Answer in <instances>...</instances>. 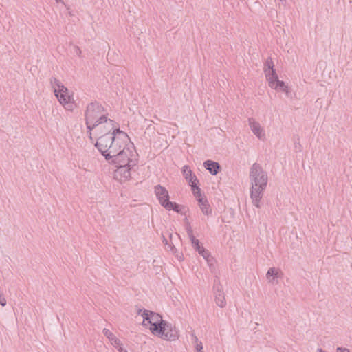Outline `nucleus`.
I'll return each instance as SVG.
<instances>
[{
  "mask_svg": "<svg viewBox=\"0 0 352 352\" xmlns=\"http://www.w3.org/2000/svg\"><path fill=\"white\" fill-rule=\"evenodd\" d=\"M250 181L251 184L250 198L256 208H260V201L265 190L268 177L262 166L254 163L250 169Z\"/></svg>",
  "mask_w": 352,
  "mask_h": 352,
  "instance_id": "f257e3e1",
  "label": "nucleus"
},
{
  "mask_svg": "<svg viewBox=\"0 0 352 352\" xmlns=\"http://www.w3.org/2000/svg\"><path fill=\"white\" fill-rule=\"evenodd\" d=\"M105 112L106 109L97 101L87 104L85 112V120L90 138H91V131L100 124L108 123L113 129L115 122L109 119Z\"/></svg>",
  "mask_w": 352,
  "mask_h": 352,
  "instance_id": "f03ea898",
  "label": "nucleus"
},
{
  "mask_svg": "<svg viewBox=\"0 0 352 352\" xmlns=\"http://www.w3.org/2000/svg\"><path fill=\"white\" fill-rule=\"evenodd\" d=\"M129 138L126 133L120 130L119 128L114 129L113 142L111 144L107 153L104 154L105 160L110 161L112 156L118 155L119 151H122L126 148L127 142Z\"/></svg>",
  "mask_w": 352,
  "mask_h": 352,
  "instance_id": "7ed1b4c3",
  "label": "nucleus"
},
{
  "mask_svg": "<svg viewBox=\"0 0 352 352\" xmlns=\"http://www.w3.org/2000/svg\"><path fill=\"white\" fill-rule=\"evenodd\" d=\"M133 155L132 150L127 147L122 151H119L118 155L112 156V158L108 162L116 164V166L129 164V166H134L136 165V160L132 159Z\"/></svg>",
  "mask_w": 352,
  "mask_h": 352,
  "instance_id": "20e7f679",
  "label": "nucleus"
},
{
  "mask_svg": "<svg viewBox=\"0 0 352 352\" xmlns=\"http://www.w3.org/2000/svg\"><path fill=\"white\" fill-rule=\"evenodd\" d=\"M113 137L114 130L112 133H107L98 139L95 146L103 156L107 153L111 144L113 142Z\"/></svg>",
  "mask_w": 352,
  "mask_h": 352,
  "instance_id": "39448f33",
  "label": "nucleus"
},
{
  "mask_svg": "<svg viewBox=\"0 0 352 352\" xmlns=\"http://www.w3.org/2000/svg\"><path fill=\"white\" fill-rule=\"evenodd\" d=\"M63 89V91H61V89H56V88H54V95L66 109L72 111L74 108V103L71 102V97L68 95V89L66 87Z\"/></svg>",
  "mask_w": 352,
  "mask_h": 352,
  "instance_id": "423d86ee",
  "label": "nucleus"
},
{
  "mask_svg": "<svg viewBox=\"0 0 352 352\" xmlns=\"http://www.w3.org/2000/svg\"><path fill=\"white\" fill-rule=\"evenodd\" d=\"M273 75L272 78L267 80L269 86L278 91L285 93L287 97H289L291 91L289 87L283 81L279 80L277 74Z\"/></svg>",
  "mask_w": 352,
  "mask_h": 352,
  "instance_id": "0eeeda50",
  "label": "nucleus"
},
{
  "mask_svg": "<svg viewBox=\"0 0 352 352\" xmlns=\"http://www.w3.org/2000/svg\"><path fill=\"white\" fill-rule=\"evenodd\" d=\"M182 173L186 181L189 182L191 186L192 192H198L199 188L198 186L199 180L195 175H192V171L188 166H184L182 168Z\"/></svg>",
  "mask_w": 352,
  "mask_h": 352,
  "instance_id": "6e6552de",
  "label": "nucleus"
},
{
  "mask_svg": "<svg viewBox=\"0 0 352 352\" xmlns=\"http://www.w3.org/2000/svg\"><path fill=\"white\" fill-rule=\"evenodd\" d=\"M214 295L215 302L217 306L223 308L226 306V300L223 293L222 285L219 281L214 280Z\"/></svg>",
  "mask_w": 352,
  "mask_h": 352,
  "instance_id": "1a4fd4ad",
  "label": "nucleus"
},
{
  "mask_svg": "<svg viewBox=\"0 0 352 352\" xmlns=\"http://www.w3.org/2000/svg\"><path fill=\"white\" fill-rule=\"evenodd\" d=\"M164 327V332L160 335L162 338L166 340H175L178 339L179 333L175 325L166 321Z\"/></svg>",
  "mask_w": 352,
  "mask_h": 352,
  "instance_id": "9d476101",
  "label": "nucleus"
},
{
  "mask_svg": "<svg viewBox=\"0 0 352 352\" xmlns=\"http://www.w3.org/2000/svg\"><path fill=\"white\" fill-rule=\"evenodd\" d=\"M141 312H142L141 315L143 318V325H146V322H147V324H152L153 322H160L162 319L160 314L151 311L139 309L138 314Z\"/></svg>",
  "mask_w": 352,
  "mask_h": 352,
  "instance_id": "9b49d317",
  "label": "nucleus"
},
{
  "mask_svg": "<svg viewBox=\"0 0 352 352\" xmlns=\"http://www.w3.org/2000/svg\"><path fill=\"white\" fill-rule=\"evenodd\" d=\"M117 169L114 173V177L120 182L126 181L131 177V169L133 166L129 164L116 166Z\"/></svg>",
  "mask_w": 352,
  "mask_h": 352,
  "instance_id": "f8f14e48",
  "label": "nucleus"
},
{
  "mask_svg": "<svg viewBox=\"0 0 352 352\" xmlns=\"http://www.w3.org/2000/svg\"><path fill=\"white\" fill-rule=\"evenodd\" d=\"M154 192L157 200L163 207L166 206V203L170 201L169 194L165 187L158 184L155 186Z\"/></svg>",
  "mask_w": 352,
  "mask_h": 352,
  "instance_id": "ddd939ff",
  "label": "nucleus"
},
{
  "mask_svg": "<svg viewBox=\"0 0 352 352\" xmlns=\"http://www.w3.org/2000/svg\"><path fill=\"white\" fill-rule=\"evenodd\" d=\"M193 195L196 197L197 201L199 202V206L201 210V212L207 216H209L212 214L211 207L208 201V200L204 198L201 194V189L199 188V191L198 192H192Z\"/></svg>",
  "mask_w": 352,
  "mask_h": 352,
  "instance_id": "4468645a",
  "label": "nucleus"
},
{
  "mask_svg": "<svg viewBox=\"0 0 352 352\" xmlns=\"http://www.w3.org/2000/svg\"><path fill=\"white\" fill-rule=\"evenodd\" d=\"M248 124L254 135L260 140L265 139V134L264 130L258 122H256L254 118H250L248 119Z\"/></svg>",
  "mask_w": 352,
  "mask_h": 352,
  "instance_id": "2eb2a0df",
  "label": "nucleus"
},
{
  "mask_svg": "<svg viewBox=\"0 0 352 352\" xmlns=\"http://www.w3.org/2000/svg\"><path fill=\"white\" fill-rule=\"evenodd\" d=\"M264 72L267 80H271L274 74H276L274 69V63L271 58H268L264 64Z\"/></svg>",
  "mask_w": 352,
  "mask_h": 352,
  "instance_id": "dca6fc26",
  "label": "nucleus"
},
{
  "mask_svg": "<svg viewBox=\"0 0 352 352\" xmlns=\"http://www.w3.org/2000/svg\"><path fill=\"white\" fill-rule=\"evenodd\" d=\"M204 167L206 170H208L210 174L212 175H217L220 170V165L218 162L212 161V160H206L204 163Z\"/></svg>",
  "mask_w": 352,
  "mask_h": 352,
  "instance_id": "f3484780",
  "label": "nucleus"
},
{
  "mask_svg": "<svg viewBox=\"0 0 352 352\" xmlns=\"http://www.w3.org/2000/svg\"><path fill=\"white\" fill-rule=\"evenodd\" d=\"M166 321L162 319L160 322H153L151 324L150 330L153 334H157L160 336L161 333L164 332V327L166 325Z\"/></svg>",
  "mask_w": 352,
  "mask_h": 352,
  "instance_id": "a211bd4d",
  "label": "nucleus"
},
{
  "mask_svg": "<svg viewBox=\"0 0 352 352\" xmlns=\"http://www.w3.org/2000/svg\"><path fill=\"white\" fill-rule=\"evenodd\" d=\"M103 334L109 340L111 344L118 349L122 346L120 340L108 329H103Z\"/></svg>",
  "mask_w": 352,
  "mask_h": 352,
  "instance_id": "6ab92c4d",
  "label": "nucleus"
},
{
  "mask_svg": "<svg viewBox=\"0 0 352 352\" xmlns=\"http://www.w3.org/2000/svg\"><path fill=\"white\" fill-rule=\"evenodd\" d=\"M195 250L197 251L199 254L204 257V259H206L210 267L212 265L214 258L208 250H206L204 246L201 245L200 248H197Z\"/></svg>",
  "mask_w": 352,
  "mask_h": 352,
  "instance_id": "aec40b11",
  "label": "nucleus"
},
{
  "mask_svg": "<svg viewBox=\"0 0 352 352\" xmlns=\"http://www.w3.org/2000/svg\"><path fill=\"white\" fill-rule=\"evenodd\" d=\"M50 85L53 89L54 90V88H56V89H61V91H63V89H65L64 85L56 78L52 77L50 78Z\"/></svg>",
  "mask_w": 352,
  "mask_h": 352,
  "instance_id": "412c9836",
  "label": "nucleus"
},
{
  "mask_svg": "<svg viewBox=\"0 0 352 352\" xmlns=\"http://www.w3.org/2000/svg\"><path fill=\"white\" fill-rule=\"evenodd\" d=\"M164 208L167 210H173L177 213H182L180 206L175 202L169 201L168 203H166V206Z\"/></svg>",
  "mask_w": 352,
  "mask_h": 352,
  "instance_id": "4be33fe9",
  "label": "nucleus"
},
{
  "mask_svg": "<svg viewBox=\"0 0 352 352\" xmlns=\"http://www.w3.org/2000/svg\"><path fill=\"white\" fill-rule=\"evenodd\" d=\"M279 270L276 269L275 267H271L268 270L267 272V277L272 276L274 279L275 278H277L278 276Z\"/></svg>",
  "mask_w": 352,
  "mask_h": 352,
  "instance_id": "5701e85b",
  "label": "nucleus"
},
{
  "mask_svg": "<svg viewBox=\"0 0 352 352\" xmlns=\"http://www.w3.org/2000/svg\"><path fill=\"white\" fill-rule=\"evenodd\" d=\"M189 239L191 241L192 246L194 248L195 250H197V248H200L201 245L199 244V241L197 239L194 235L189 236Z\"/></svg>",
  "mask_w": 352,
  "mask_h": 352,
  "instance_id": "b1692460",
  "label": "nucleus"
},
{
  "mask_svg": "<svg viewBox=\"0 0 352 352\" xmlns=\"http://www.w3.org/2000/svg\"><path fill=\"white\" fill-rule=\"evenodd\" d=\"M193 337H194L195 341L197 343L196 346H195V349H196L197 352H203L202 351V349H203L202 342L198 341V338L196 336H193Z\"/></svg>",
  "mask_w": 352,
  "mask_h": 352,
  "instance_id": "393cba45",
  "label": "nucleus"
},
{
  "mask_svg": "<svg viewBox=\"0 0 352 352\" xmlns=\"http://www.w3.org/2000/svg\"><path fill=\"white\" fill-rule=\"evenodd\" d=\"M185 220L187 221L186 230L187 234L189 237V236H191L193 235V231L192 230L190 223L188 221L187 218H186Z\"/></svg>",
  "mask_w": 352,
  "mask_h": 352,
  "instance_id": "a878e982",
  "label": "nucleus"
},
{
  "mask_svg": "<svg viewBox=\"0 0 352 352\" xmlns=\"http://www.w3.org/2000/svg\"><path fill=\"white\" fill-rule=\"evenodd\" d=\"M73 52L78 56H80L81 54H82L81 50L80 49V47L78 46H76V45L74 46V52Z\"/></svg>",
  "mask_w": 352,
  "mask_h": 352,
  "instance_id": "bb28decb",
  "label": "nucleus"
},
{
  "mask_svg": "<svg viewBox=\"0 0 352 352\" xmlns=\"http://www.w3.org/2000/svg\"><path fill=\"white\" fill-rule=\"evenodd\" d=\"M0 305L3 307L6 305V300L3 294L0 292Z\"/></svg>",
  "mask_w": 352,
  "mask_h": 352,
  "instance_id": "cd10ccee",
  "label": "nucleus"
},
{
  "mask_svg": "<svg viewBox=\"0 0 352 352\" xmlns=\"http://www.w3.org/2000/svg\"><path fill=\"white\" fill-rule=\"evenodd\" d=\"M163 243H164L165 245H168V247H170L172 250L175 249V248L173 245L168 243V240L164 236H163Z\"/></svg>",
  "mask_w": 352,
  "mask_h": 352,
  "instance_id": "c85d7f7f",
  "label": "nucleus"
},
{
  "mask_svg": "<svg viewBox=\"0 0 352 352\" xmlns=\"http://www.w3.org/2000/svg\"><path fill=\"white\" fill-rule=\"evenodd\" d=\"M336 350H337V352H350L349 349L341 347V346L338 347Z\"/></svg>",
  "mask_w": 352,
  "mask_h": 352,
  "instance_id": "c756f323",
  "label": "nucleus"
},
{
  "mask_svg": "<svg viewBox=\"0 0 352 352\" xmlns=\"http://www.w3.org/2000/svg\"><path fill=\"white\" fill-rule=\"evenodd\" d=\"M118 351L119 352H128L126 349H124L122 347V345L118 348Z\"/></svg>",
  "mask_w": 352,
  "mask_h": 352,
  "instance_id": "7c9ffc66",
  "label": "nucleus"
},
{
  "mask_svg": "<svg viewBox=\"0 0 352 352\" xmlns=\"http://www.w3.org/2000/svg\"><path fill=\"white\" fill-rule=\"evenodd\" d=\"M57 3H63V0H55Z\"/></svg>",
  "mask_w": 352,
  "mask_h": 352,
  "instance_id": "2f4dec72",
  "label": "nucleus"
},
{
  "mask_svg": "<svg viewBox=\"0 0 352 352\" xmlns=\"http://www.w3.org/2000/svg\"><path fill=\"white\" fill-rule=\"evenodd\" d=\"M318 352H324V351H322V349H320V348L318 349Z\"/></svg>",
  "mask_w": 352,
  "mask_h": 352,
  "instance_id": "473e14b6",
  "label": "nucleus"
},
{
  "mask_svg": "<svg viewBox=\"0 0 352 352\" xmlns=\"http://www.w3.org/2000/svg\"><path fill=\"white\" fill-rule=\"evenodd\" d=\"M282 2L286 1V0H280Z\"/></svg>",
  "mask_w": 352,
  "mask_h": 352,
  "instance_id": "72a5a7b5",
  "label": "nucleus"
},
{
  "mask_svg": "<svg viewBox=\"0 0 352 352\" xmlns=\"http://www.w3.org/2000/svg\"><path fill=\"white\" fill-rule=\"evenodd\" d=\"M349 2H350V3H352V0H349Z\"/></svg>",
  "mask_w": 352,
  "mask_h": 352,
  "instance_id": "f704fd0d",
  "label": "nucleus"
}]
</instances>
